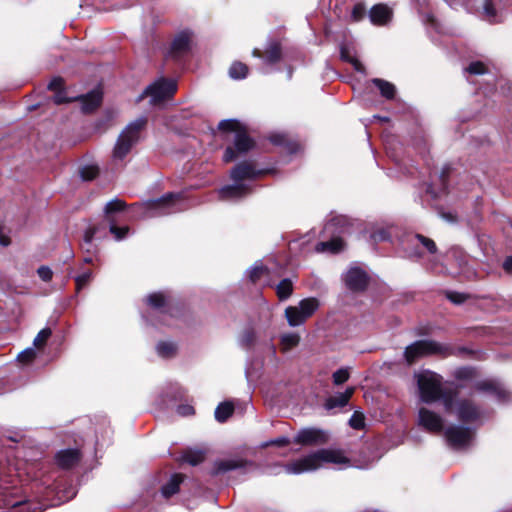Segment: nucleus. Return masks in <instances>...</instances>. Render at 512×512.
Segmentation results:
<instances>
[{
    "label": "nucleus",
    "instance_id": "nucleus-28",
    "mask_svg": "<svg viewBox=\"0 0 512 512\" xmlns=\"http://www.w3.org/2000/svg\"><path fill=\"white\" fill-rule=\"evenodd\" d=\"M372 83L380 90L381 95L387 99H392L395 95V86L385 80L374 78Z\"/></svg>",
    "mask_w": 512,
    "mask_h": 512
},
{
    "label": "nucleus",
    "instance_id": "nucleus-19",
    "mask_svg": "<svg viewBox=\"0 0 512 512\" xmlns=\"http://www.w3.org/2000/svg\"><path fill=\"white\" fill-rule=\"evenodd\" d=\"M345 246V241L341 236L333 235L331 239L317 243L315 246V250L317 252L336 254L343 251Z\"/></svg>",
    "mask_w": 512,
    "mask_h": 512
},
{
    "label": "nucleus",
    "instance_id": "nucleus-58",
    "mask_svg": "<svg viewBox=\"0 0 512 512\" xmlns=\"http://www.w3.org/2000/svg\"><path fill=\"white\" fill-rule=\"evenodd\" d=\"M177 412L182 416H189L194 413V408L190 405H180L177 408Z\"/></svg>",
    "mask_w": 512,
    "mask_h": 512
},
{
    "label": "nucleus",
    "instance_id": "nucleus-53",
    "mask_svg": "<svg viewBox=\"0 0 512 512\" xmlns=\"http://www.w3.org/2000/svg\"><path fill=\"white\" fill-rule=\"evenodd\" d=\"M366 13V8L362 3H357L352 10L351 17L353 21H360Z\"/></svg>",
    "mask_w": 512,
    "mask_h": 512
},
{
    "label": "nucleus",
    "instance_id": "nucleus-62",
    "mask_svg": "<svg viewBox=\"0 0 512 512\" xmlns=\"http://www.w3.org/2000/svg\"><path fill=\"white\" fill-rule=\"evenodd\" d=\"M448 298L456 304L462 303L465 300V296L458 293H449Z\"/></svg>",
    "mask_w": 512,
    "mask_h": 512
},
{
    "label": "nucleus",
    "instance_id": "nucleus-33",
    "mask_svg": "<svg viewBox=\"0 0 512 512\" xmlns=\"http://www.w3.org/2000/svg\"><path fill=\"white\" fill-rule=\"evenodd\" d=\"M501 0H485L483 4V14L490 22L495 21L497 17V6Z\"/></svg>",
    "mask_w": 512,
    "mask_h": 512
},
{
    "label": "nucleus",
    "instance_id": "nucleus-5",
    "mask_svg": "<svg viewBox=\"0 0 512 512\" xmlns=\"http://www.w3.org/2000/svg\"><path fill=\"white\" fill-rule=\"evenodd\" d=\"M450 348L432 340H419L407 346L404 352L408 364L429 355H447Z\"/></svg>",
    "mask_w": 512,
    "mask_h": 512
},
{
    "label": "nucleus",
    "instance_id": "nucleus-41",
    "mask_svg": "<svg viewBox=\"0 0 512 512\" xmlns=\"http://www.w3.org/2000/svg\"><path fill=\"white\" fill-rule=\"evenodd\" d=\"M99 169L95 165H87L81 168L80 176L85 181H91L98 176Z\"/></svg>",
    "mask_w": 512,
    "mask_h": 512
},
{
    "label": "nucleus",
    "instance_id": "nucleus-64",
    "mask_svg": "<svg viewBox=\"0 0 512 512\" xmlns=\"http://www.w3.org/2000/svg\"><path fill=\"white\" fill-rule=\"evenodd\" d=\"M503 269L506 273L512 274V256H509L505 259L503 263Z\"/></svg>",
    "mask_w": 512,
    "mask_h": 512
},
{
    "label": "nucleus",
    "instance_id": "nucleus-38",
    "mask_svg": "<svg viewBox=\"0 0 512 512\" xmlns=\"http://www.w3.org/2000/svg\"><path fill=\"white\" fill-rule=\"evenodd\" d=\"M348 402L339 393L329 397L324 404L326 410H332L334 408H342L346 406Z\"/></svg>",
    "mask_w": 512,
    "mask_h": 512
},
{
    "label": "nucleus",
    "instance_id": "nucleus-1",
    "mask_svg": "<svg viewBox=\"0 0 512 512\" xmlns=\"http://www.w3.org/2000/svg\"><path fill=\"white\" fill-rule=\"evenodd\" d=\"M325 464H333L342 469L350 466V460L341 450L320 449L288 463L285 471L289 474H301L315 471Z\"/></svg>",
    "mask_w": 512,
    "mask_h": 512
},
{
    "label": "nucleus",
    "instance_id": "nucleus-9",
    "mask_svg": "<svg viewBox=\"0 0 512 512\" xmlns=\"http://www.w3.org/2000/svg\"><path fill=\"white\" fill-rule=\"evenodd\" d=\"M346 287L352 291H363L369 281L367 273L359 267H351L343 276Z\"/></svg>",
    "mask_w": 512,
    "mask_h": 512
},
{
    "label": "nucleus",
    "instance_id": "nucleus-48",
    "mask_svg": "<svg viewBox=\"0 0 512 512\" xmlns=\"http://www.w3.org/2000/svg\"><path fill=\"white\" fill-rule=\"evenodd\" d=\"M91 279H92L91 271H86V272L82 273L81 275L77 276L75 278L77 290H80L83 287H85L90 282Z\"/></svg>",
    "mask_w": 512,
    "mask_h": 512
},
{
    "label": "nucleus",
    "instance_id": "nucleus-46",
    "mask_svg": "<svg viewBox=\"0 0 512 512\" xmlns=\"http://www.w3.org/2000/svg\"><path fill=\"white\" fill-rule=\"evenodd\" d=\"M36 357V352L33 348H27L20 352L17 356L19 362L23 364L30 363Z\"/></svg>",
    "mask_w": 512,
    "mask_h": 512
},
{
    "label": "nucleus",
    "instance_id": "nucleus-10",
    "mask_svg": "<svg viewBox=\"0 0 512 512\" xmlns=\"http://www.w3.org/2000/svg\"><path fill=\"white\" fill-rule=\"evenodd\" d=\"M445 437L450 445L456 449H460L470 443L472 432L468 428L452 426L445 431Z\"/></svg>",
    "mask_w": 512,
    "mask_h": 512
},
{
    "label": "nucleus",
    "instance_id": "nucleus-26",
    "mask_svg": "<svg viewBox=\"0 0 512 512\" xmlns=\"http://www.w3.org/2000/svg\"><path fill=\"white\" fill-rule=\"evenodd\" d=\"M300 342V336L297 333L290 332L281 335L280 346L282 352H287L292 348L296 347Z\"/></svg>",
    "mask_w": 512,
    "mask_h": 512
},
{
    "label": "nucleus",
    "instance_id": "nucleus-13",
    "mask_svg": "<svg viewBox=\"0 0 512 512\" xmlns=\"http://www.w3.org/2000/svg\"><path fill=\"white\" fill-rule=\"evenodd\" d=\"M262 174V171L257 170L250 162H242L236 165L231 170V179L239 183H244L245 180H253Z\"/></svg>",
    "mask_w": 512,
    "mask_h": 512
},
{
    "label": "nucleus",
    "instance_id": "nucleus-16",
    "mask_svg": "<svg viewBox=\"0 0 512 512\" xmlns=\"http://www.w3.org/2000/svg\"><path fill=\"white\" fill-rule=\"evenodd\" d=\"M252 463L242 458H229L216 461L214 464V474H222L236 469H245Z\"/></svg>",
    "mask_w": 512,
    "mask_h": 512
},
{
    "label": "nucleus",
    "instance_id": "nucleus-15",
    "mask_svg": "<svg viewBox=\"0 0 512 512\" xmlns=\"http://www.w3.org/2000/svg\"><path fill=\"white\" fill-rule=\"evenodd\" d=\"M191 35L184 31L179 33L173 40L169 54L172 58L178 59L190 50Z\"/></svg>",
    "mask_w": 512,
    "mask_h": 512
},
{
    "label": "nucleus",
    "instance_id": "nucleus-43",
    "mask_svg": "<svg viewBox=\"0 0 512 512\" xmlns=\"http://www.w3.org/2000/svg\"><path fill=\"white\" fill-rule=\"evenodd\" d=\"M349 425L353 429H357V430L363 429L365 426L364 414L360 411H355L349 420Z\"/></svg>",
    "mask_w": 512,
    "mask_h": 512
},
{
    "label": "nucleus",
    "instance_id": "nucleus-36",
    "mask_svg": "<svg viewBox=\"0 0 512 512\" xmlns=\"http://www.w3.org/2000/svg\"><path fill=\"white\" fill-rule=\"evenodd\" d=\"M147 303L154 309H161L166 306L167 297L162 292L152 293L147 297Z\"/></svg>",
    "mask_w": 512,
    "mask_h": 512
},
{
    "label": "nucleus",
    "instance_id": "nucleus-59",
    "mask_svg": "<svg viewBox=\"0 0 512 512\" xmlns=\"http://www.w3.org/2000/svg\"><path fill=\"white\" fill-rule=\"evenodd\" d=\"M289 444V440L285 437L278 438L269 442H265L262 447H268L270 445L285 446Z\"/></svg>",
    "mask_w": 512,
    "mask_h": 512
},
{
    "label": "nucleus",
    "instance_id": "nucleus-7",
    "mask_svg": "<svg viewBox=\"0 0 512 512\" xmlns=\"http://www.w3.org/2000/svg\"><path fill=\"white\" fill-rule=\"evenodd\" d=\"M234 147L229 146L226 148L223 155L225 162H231L237 158V154H243L251 150L254 147V141L243 129L235 135Z\"/></svg>",
    "mask_w": 512,
    "mask_h": 512
},
{
    "label": "nucleus",
    "instance_id": "nucleus-30",
    "mask_svg": "<svg viewBox=\"0 0 512 512\" xmlns=\"http://www.w3.org/2000/svg\"><path fill=\"white\" fill-rule=\"evenodd\" d=\"M248 74V67L242 62H234L229 68V76L232 79H244Z\"/></svg>",
    "mask_w": 512,
    "mask_h": 512
},
{
    "label": "nucleus",
    "instance_id": "nucleus-2",
    "mask_svg": "<svg viewBox=\"0 0 512 512\" xmlns=\"http://www.w3.org/2000/svg\"><path fill=\"white\" fill-rule=\"evenodd\" d=\"M188 208V201L182 192H170L157 199H150L131 207L133 211L147 217L165 216Z\"/></svg>",
    "mask_w": 512,
    "mask_h": 512
},
{
    "label": "nucleus",
    "instance_id": "nucleus-14",
    "mask_svg": "<svg viewBox=\"0 0 512 512\" xmlns=\"http://www.w3.org/2000/svg\"><path fill=\"white\" fill-rule=\"evenodd\" d=\"M451 413H455L462 421H474L480 417L479 408L473 402L467 399L457 401L456 409L453 408Z\"/></svg>",
    "mask_w": 512,
    "mask_h": 512
},
{
    "label": "nucleus",
    "instance_id": "nucleus-40",
    "mask_svg": "<svg viewBox=\"0 0 512 512\" xmlns=\"http://www.w3.org/2000/svg\"><path fill=\"white\" fill-rule=\"evenodd\" d=\"M412 238L417 240L429 253L437 251V246L432 239L421 234H415Z\"/></svg>",
    "mask_w": 512,
    "mask_h": 512
},
{
    "label": "nucleus",
    "instance_id": "nucleus-49",
    "mask_svg": "<svg viewBox=\"0 0 512 512\" xmlns=\"http://www.w3.org/2000/svg\"><path fill=\"white\" fill-rule=\"evenodd\" d=\"M476 374L475 369L471 367L460 368L455 372V376L458 379H472Z\"/></svg>",
    "mask_w": 512,
    "mask_h": 512
},
{
    "label": "nucleus",
    "instance_id": "nucleus-6",
    "mask_svg": "<svg viewBox=\"0 0 512 512\" xmlns=\"http://www.w3.org/2000/svg\"><path fill=\"white\" fill-rule=\"evenodd\" d=\"M177 89L173 80L159 79L146 87V89L138 96L136 102L142 101L145 97H150L151 104H157L166 98L171 97Z\"/></svg>",
    "mask_w": 512,
    "mask_h": 512
},
{
    "label": "nucleus",
    "instance_id": "nucleus-18",
    "mask_svg": "<svg viewBox=\"0 0 512 512\" xmlns=\"http://www.w3.org/2000/svg\"><path fill=\"white\" fill-rule=\"evenodd\" d=\"M369 18L374 25H386L392 18V10L384 4L374 5L369 11Z\"/></svg>",
    "mask_w": 512,
    "mask_h": 512
},
{
    "label": "nucleus",
    "instance_id": "nucleus-35",
    "mask_svg": "<svg viewBox=\"0 0 512 512\" xmlns=\"http://www.w3.org/2000/svg\"><path fill=\"white\" fill-rule=\"evenodd\" d=\"M281 58V47L278 43H272L266 50L265 62L274 64Z\"/></svg>",
    "mask_w": 512,
    "mask_h": 512
},
{
    "label": "nucleus",
    "instance_id": "nucleus-51",
    "mask_svg": "<svg viewBox=\"0 0 512 512\" xmlns=\"http://www.w3.org/2000/svg\"><path fill=\"white\" fill-rule=\"evenodd\" d=\"M465 70L470 74L480 75L484 74L487 69L482 62H472Z\"/></svg>",
    "mask_w": 512,
    "mask_h": 512
},
{
    "label": "nucleus",
    "instance_id": "nucleus-23",
    "mask_svg": "<svg viewBox=\"0 0 512 512\" xmlns=\"http://www.w3.org/2000/svg\"><path fill=\"white\" fill-rule=\"evenodd\" d=\"M285 317L289 326L297 327L305 323L306 319L297 306H288L285 309Z\"/></svg>",
    "mask_w": 512,
    "mask_h": 512
},
{
    "label": "nucleus",
    "instance_id": "nucleus-29",
    "mask_svg": "<svg viewBox=\"0 0 512 512\" xmlns=\"http://www.w3.org/2000/svg\"><path fill=\"white\" fill-rule=\"evenodd\" d=\"M234 406L231 402L220 403L215 409V418L219 422H225L233 413Z\"/></svg>",
    "mask_w": 512,
    "mask_h": 512
},
{
    "label": "nucleus",
    "instance_id": "nucleus-39",
    "mask_svg": "<svg viewBox=\"0 0 512 512\" xmlns=\"http://www.w3.org/2000/svg\"><path fill=\"white\" fill-rule=\"evenodd\" d=\"M256 340V333L253 329H246L239 337V344L244 348L251 347Z\"/></svg>",
    "mask_w": 512,
    "mask_h": 512
},
{
    "label": "nucleus",
    "instance_id": "nucleus-31",
    "mask_svg": "<svg viewBox=\"0 0 512 512\" xmlns=\"http://www.w3.org/2000/svg\"><path fill=\"white\" fill-rule=\"evenodd\" d=\"M181 460L189 463L192 466H196L204 460V452L201 450H187L182 455Z\"/></svg>",
    "mask_w": 512,
    "mask_h": 512
},
{
    "label": "nucleus",
    "instance_id": "nucleus-54",
    "mask_svg": "<svg viewBox=\"0 0 512 512\" xmlns=\"http://www.w3.org/2000/svg\"><path fill=\"white\" fill-rule=\"evenodd\" d=\"M38 276L45 282H48L52 279L53 272L48 266H41L37 270Z\"/></svg>",
    "mask_w": 512,
    "mask_h": 512
},
{
    "label": "nucleus",
    "instance_id": "nucleus-63",
    "mask_svg": "<svg viewBox=\"0 0 512 512\" xmlns=\"http://www.w3.org/2000/svg\"><path fill=\"white\" fill-rule=\"evenodd\" d=\"M348 62L353 65V67L356 71L364 72V66L357 58H349Z\"/></svg>",
    "mask_w": 512,
    "mask_h": 512
},
{
    "label": "nucleus",
    "instance_id": "nucleus-60",
    "mask_svg": "<svg viewBox=\"0 0 512 512\" xmlns=\"http://www.w3.org/2000/svg\"><path fill=\"white\" fill-rule=\"evenodd\" d=\"M53 101L55 104H62L65 102H68V99L65 97V93L63 90H59L55 92V95L53 96Z\"/></svg>",
    "mask_w": 512,
    "mask_h": 512
},
{
    "label": "nucleus",
    "instance_id": "nucleus-17",
    "mask_svg": "<svg viewBox=\"0 0 512 512\" xmlns=\"http://www.w3.org/2000/svg\"><path fill=\"white\" fill-rule=\"evenodd\" d=\"M476 388L478 390L493 393L499 401H507L510 398V392L495 380H483L477 382Z\"/></svg>",
    "mask_w": 512,
    "mask_h": 512
},
{
    "label": "nucleus",
    "instance_id": "nucleus-47",
    "mask_svg": "<svg viewBox=\"0 0 512 512\" xmlns=\"http://www.w3.org/2000/svg\"><path fill=\"white\" fill-rule=\"evenodd\" d=\"M11 244V229L9 226H0V245L7 247Z\"/></svg>",
    "mask_w": 512,
    "mask_h": 512
},
{
    "label": "nucleus",
    "instance_id": "nucleus-25",
    "mask_svg": "<svg viewBox=\"0 0 512 512\" xmlns=\"http://www.w3.org/2000/svg\"><path fill=\"white\" fill-rule=\"evenodd\" d=\"M319 306L320 304L318 299L312 297L301 300L297 307L301 310L302 315L307 320L316 312Z\"/></svg>",
    "mask_w": 512,
    "mask_h": 512
},
{
    "label": "nucleus",
    "instance_id": "nucleus-4",
    "mask_svg": "<svg viewBox=\"0 0 512 512\" xmlns=\"http://www.w3.org/2000/svg\"><path fill=\"white\" fill-rule=\"evenodd\" d=\"M147 123L145 117H140L129 123L119 135L113 150V157L122 160L139 141L140 133Z\"/></svg>",
    "mask_w": 512,
    "mask_h": 512
},
{
    "label": "nucleus",
    "instance_id": "nucleus-34",
    "mask_svg": "<svg viewBox=\"0 0 512 512\" xmlns=\"http://www.w3.org/2000/svg\"><path fill=\"white\" fill-rule=\"evenodd\" d=\"M218 129L224 132H235L237 134L238 131L243 130L244 127L238 120L225 119L219 122Z\"/></svg>",
    "mask_w": 512,
    "mask_h": 512
},
{
    "label": "nucleus",
    "instance_id": "nucleus-50",
    "mask_svg": "<svg viewBox=\"0 0 512 512\" xmlns=\"http://www.w3.org/2000/svg\"><path fill=\"white\" fill-rule=\"evenodd\" d=\"M109 231L116 240H121L125 237L126 233L128 232V226H109Z\"/></svg>",
    "mask_w": 512,
    "mask_h": 512
},
{
    "label": "nucleus",
    "instance_id": "nucleus-32",
    "mask_svg": "<svg viewBox=\"0 0 512 512\" xmlns=\"http://www.w3.org/2000/svg\"><path fill=\"white\" fill-rule=\"evenodd\" d=\"M293 291V284L290 279H283L276 286V293L280 300H285L289 298Z\"/></svg>",
    "mask_w": 512,
    "mask_h": 512
},
{
    "label": "nucleus",
    "instance_id": "nucleus-55",
    "mask_svg": "<svg viewBox=\"0 0 512 512\" xmlns=\"http://www.w3.org/2000/svg\"><path fill=\"white\" fill-rule=\"evenodd\" d=\"M331 219H329V224H349L350 220L345 215H331Z\"/></svg>",
    "mask_w": 512,
    "mask_h": 512
},
{
    "label": "nucleus",
    "instance_id": "nucleus-27",
    "mask_svg": "<svg viewBox=\"0 0 512 512\" xmlns=\"http://www.w3.org/2000/svg\"><path fill=\"white\" fill-rule=\"evenodd\" d=\"M182 482V476L179 474L173 475L169 482L162 487V495L169 498L179 490V485Z\"/></svg>",
    "mask_w": 512,
    "mask_h": 512
},
{
    "label": "nucleus",
    "instance_id": "nucleus-45",
    "mask_svg": "<svg viewBox=\"0 0 512 512\" xmlns=\"http://www.w3.org/2000/svg\"><path fill=\"white\" fill-rule=\"evenodd\" d=\"M51 336V330L49 328L42 329L37 336L35 337L33 344L34 346L40 348L43 347L48 340V338Z\"/></svg>",
    "mask_w": 512,
    "mask_h": 512
},
{
    "label": "nucleus",
    "instance_id": "nucleus-57",
    "mask_svg": "<svg viewBox=\"0 0 512 512\" xmlns=\"http://www.w3.org/2000/svg\"><path fill=\"white\" fill-rule=\"evenodd\" d=\"M96 233L95 227L88 228L84 233V245L89 246L93 240V237Z\"/></svg>",
    "mask_w": 512,
    "mask_h": 512
},
{
    "label": "nucleus",
    "instance_id": "nucleus-56",
    "mask_svg": "<svg viewBox=\"0 0 512 512\" xmlns=\"http://www.w3.org/2000/svg\"><path fill=\"white\" fill-rule=\"evenodd\" d=\"M62 87H63V80L61 78H54L48 84V89L51 91H54V92L62 90Z\"/></svg>",
    "mask_w": 512,
    "mask_h": 512
},
{
    "label": "nucleus",
    "instance_id": "nucleus-8",
    "mask_svg": "<svg viewBox=\"0 0 512 512\" xmlns=\"http://www.w3.org/2000/svg\"><path fill=\"white\" fill-rule=\"evenodd\" d=\"M418 425L428 432L438 433L443 429L444 420L436 412L421 407L418 411Z\"/></svg>",
    "mask_w": 512,
    "mask_h": 512
},
{
    "label": "nucleus",
    "instance_id": "nucleus-37",
    "mask_svg": "<svg viewBox=\"0 0 512 512\" xmlns=\"http://www.w3.org/2000/svg\"><path fill=\"white\" fill-rule=\"evenodd\" d=\"M156 351L163 358H170L176 353V345L172 342H159Z\"/></svg>",
    "mask_w": 512,
    "mask_h": 512
},
{
    "label": "nucleus",
    "instance_id": "nucleus-20",
    "mask_svg": "<svg viewBox=\"0 0 512 512\" xmlns=\"http://www.w3.org/2000/svg\"><path fill=\"white\" fill-rule=\"evenodd\" d=\"M126 210L127 205L125 201L119 198H114L105 205L103 211L106 220L113 223L117 221L119 219L118 216L122 213H125Z\"/></svg>",
    "mask_w": 512,
    "mask_h": 512
},
{
    "label": "nucleus",
    "instance_id": "nucleus-42",
    "mask_svg": "<svg viewBox=\"0 0 512 512\" xmlns=\"http://www.w3.org/2000/svg\"><path fill=\"white\" fill-rule=\"evenodd\" d=\"M9 512H36V505L30 502H16L11 504Z\"/></svg>",
    "mask_w": 512,
    "mask_h": 512
},
{
    "label": "nucleus",
    "instance_id": "nucleus-11",
    "mask_svg": "<svg viewBox=\"0 0 512 512\" xmlns=\"http://www.w3.org/2000/svg\"><path fill=\"white\" fill-rule=\"evenodd\" d=\"M328 441L327 434L317 428H306L300 430L294 438V442L302 445H319Z\"/></svg>",
    "mask_w": 512,
    "mask_h": 512
},
{
    "label": "nucleus",
    "instance_id": "nucleus-12",
    "mask_svg": "<svg viewBox=\"0 0 512 512\" xmlns=\"http://www.w3.org/2000/svg\"><path fill=\"white\" fill-rule=\"evenodd\" d=\"M251 193V186L246 183L233 181L219 190V197L226 201H237Z\"/></svg>",
    "mask_w": 512,
    "mask_h": 512
},
{
    "label": "nucleus",
    "instance_id": "nucleus-44",
    "mask_svg": "<svg viewBox=\"0 0 512 512\" xmlns=\"http://www.w3.org/2000/svg\"><path fill=\"white\" fill-rule=\"evenodd\" d=\"M349 370L347 368H341L335 371L332 375L333 383L335 385H340L346 382L349 379Z\"/></svg>",
    "mask_w": 512,
    "mask_h": 512
},
{
    "label": "nucleus",
    "instance_id": "nucleus-21",
    "mask_svg": "<svg viewBox=\"0 0 512 512\" xmlns=\"http://www.w3.org/2000/svg\"><path fill=\"white\" fill-rule=\"evenodd\" d=\"M80 460V454L78 450L66 449L57 453L56 462L57 464L65 469L71 468L78 463Z\"/></svg>",
    "mask_w": 512,
    "mask_h": 512
},
{
    "label": "nucleus",
    "instance_id": "nucleus-3",
    "mask_svg": "<svg viewBox=\"0 0 512 512\" xmlns=\"http://www.w3.org/2000/svg\"><path fill=\"white\" fill-rule=\"evenodd\" d=\"M420 399L425 403L442 400L447 412L453 411V396L443 391L442 377L431 371H423L415 375Z\"/></svg>",
    "mask_w": 512,
    "mask_h": 512
},
{
    "label": "nucleus",
    "instance_id": "nucleus-22",
    "mask_svg": "<svg viewBox=\"0 0 512 512\" xmlns=\"http://www.w3.org/2000/svg\"><path fill=\"white\" fill-rule=\"evenodd\" d=\"M102 100V95L99 91H91L87 95L81 97L82 101V110L85 113L92 112L96 109Z\"/></svg>",
    "mask_w": 512,
    "mask_h": 512
},
{
    "label": "nucleus",
    "instance_id": "nucleus-24",
    "mask_svg": "<svg viewBox=\"0 0 512 512\" xmlns=\"http://www.w3.org/2000/svg\"><path fill=\"white\" fill-rule=\"evenodd\" d=\"M269 273V268L263 265L261 261L255 262L254 265L247 270V275L253 283L258 282L264 276H268Z\"/></svg>",
    "mask_w": 512,
    "mask_h": 512
},
{
    "label": "nucleus",
    "instance_id": "nucleus-61",
    "mask_svg": "<svg viewBox=\"0 0 512 512\" xmlns=\"http://www.w3.org/2000/svg\"><path fill=\"white\" fill-rule=\"evenodd\" d=\"M270 141L276 145H282L286 142V137L283 134H272L269 137Z\"/></svg>",
    "mask_w": 512,
    "mask_h": 512
},
{
    "label": "nucleus",
    "instance_id": "nucleus-52",
    "mask_svg": "<svg viewBox=\"0 0 512 512\" xmlns=\"http://www.w3.org/2000/svg\"><path fill=\"white\" fill-rule=\"evenodd\" d=\"M372 242L384 241L388 239V233L384 227H379L378 231L369 232Z\"/></svg>",
    "mask_w": 512,
    "mask_h": 512
}]
</instances>
